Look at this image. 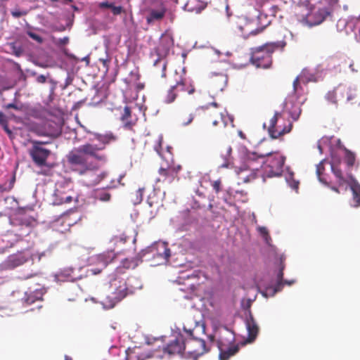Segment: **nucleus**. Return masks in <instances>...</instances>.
Wrapping results in <instances>:
<instances>
[{
  "instance_id": "f704fd0d",
  "label": "nucleus",
  "mask_w": 360,
  "mask_h": 360,
  "mask_svg": "<svg viewBox=\"0 0 360 360\" xmlns=\"http://www.w3.org/2000/svg\"><path fill=\"white\" fill-rule=\"evenodd\" d=\"M154 356L158 357V356H160V355L155 354V352H153V354H148L146 355H144V354H141L140 356L130 355L129 356V360H132L134 358L137 359L138 360H144L145 358H151V357H154Z\"/></svg>"
},
{
  "instance_id": "79ce46f5",
  "label": "nucleus",
  "mask_w": 360,
  "mask_h": 360,
  "mask_svg": "<svg viewBox=\"0 0 360 360\" xmlns=\"http://www.w3.org/2000/svg\"><path fill=\"white\" fill-rule=\"evenodd\" d=\"M112 13L115 15H120L123 11V8L120 6H116L114 4H112V7H111Z\"/></svg>"
},
{
  "instance_id": "f257e3e1",
  "label": "nucleus",
  "mask_w": 360,
  "mask_h": 360,
  "mask_svg": "<svg viewBox=\"0 0 360 360\" xmlns=\"http://www.w3.org/2000/svg\"><path fill=\"white\" fill-rule=\"evenodd\" d=\"M103 148L89 143L74 148L66 155L68 165L79 175L94 173L108 161L107 155L101 153Z\"/></svg>"
},
{
  "instance_id": "ddd939ff",
  "label": "nucleus",
  "mask_w": 360,
  "mask_h": 360,
  "mask_svg": "<svg viewBox=\"0 0 360 360\" xmlns=\"http://www.w3.org/2000/svg\"><path fill=\"white\" fill-rule=\"evenodd\" d=\"M133 293V290L128 288L127 283L124 281H120V285L115 288V290L112 292V295L108 297L106 300L110 299L109 303L107 300L104 301V304L109 307H113L116 303L124 299L127 295Z\"/></svg>"
},
{
  "instance_id": "6ab92c4d",
  "label": "nucleus",
  "mask_w": 360,
  "mask_h": 360,
  "mask_svg": "<svg viewBox=\"0 0 360 360\" xmlns=\"http://www.w3.org/2000/svg\"><path fill=\"white\" fill-rule=\"evenodd\" d=\"M194 117L195 115L193 110L184 109L178 112L176 119L181 125L187 126L193 122Z\"/></svg>"
},
{
  "instance_id": "39448f33",
  "label": "nucleus",
  "mask_w": 360,
  "mask_h": 360,
  "mask_svg": "<svg viewBox=\"0 0 360 360\" xmlns=\"http://www.w3.org/2000/svg\"><path fill=\"white\" fill-rule=\"evenodd\" d=\"M184 330L190 336L186 340V358L197 360L199 356L210 351V346L203 339L194 335L195 328L187 329L184 326Z\"/></svg>"
},
{
  "instance_id": "4be33fe9",
  "label": "nucleus",
  "mask_w": 360,
  "mask_h": 360,
  "mask_svg": "<svg viewBox=\"0 0 360 360\" xmlns=\"http://www.w3.org/2000/svg\"><path fill=\"white\" fill-rule=\"evenodd\" d=\"M120 120L123 124V127L126 129H131L135 125V122L131 121V110L129 106L124 108Z\"/></svg>"
},
{
  "instance_id": "412c9836",
  "label": "nucleus",
  "mask_w": 360,
  "mask_h": 360,
  "mask_svg": "<svg viewBox=\"0 0 360 360\" xmlns=\"http://www.w3.org/2000/svg\"><path fill=\"white\" fill-rule=\"evenodd\" d=\"M139 259L137 257L126 258L121 264L117 267V274H124L127 269H134L139 265Z\"/></svg>"
},
{
  "instance_id": "13d9d810",
  "label": "nucleus",
  "mask_w": 360,
  "mask_h": 360,
  "mask_svg": "<svg viewBox=\"0 0 360 360\" xmlns=\"http://www.w3.org/2000/svg\"><path fill=\"white\" fill-rule=\"evenodd\" d=\"M294 283V281H287V280H283V285L284 284H287L288 285H290L291 284H292Z\"/></svg>"
},
{
  "instance_id": "e433bc0d",
  "label": "nucleus",
  "mask_w": 360,
  "mask_h": 360,
  "mask_svg": "<svg viewBox=\"0 0 360 360\" xmlns=\"http://www.w3.org/2000/svg\"><path fill=\"white\" fill-rule=\"evenodd\" d=\"M144 188H139L133 195H136L134 203H140L143 200Z\"/></svg>"
},
{
  "instance_id": "a878e982",
  "label": "nucleus",
  "mask_w": 360,
  "mask_h": 360,
  "mask_svg": "<svg viewBox=\"0 0 360 360\" xmlns=\"http://www.w3.org/2000/svg\"><path fill=\"white\" fill-rule=\"evenodd\" d=\"M350 178L352 179L350 188L352 191L353 199L356 202L355 206L358 207L360 205V184L352 176Z\"/></svg>"
},
{
  "instance_id": "a18cd8bd",
  "label": "nucleus",
  "mask_w": 360,
  "mask_h": 360,
  "mask_svg": "<svg viewBox=\"0 0 360 360\" xmlns=\"http://www.w3.org/2000/svg\"><path fill=\"white\" fill-rule=\"evenodd\" d=\"M39 174L44 175V176H52L53 172L52 171H50L49 169H42L41 172H39Z\"/></svg>"
},
{
  "instance_id": "e2e57ef3",
  "label": "nucleus",
  "mask_w": 360,
  "mask_h": 360,
  "mask_svg": "<svg viewBox=\"0 0 360 360\" xmlns=\"http://www.w3.org/2000/svg\"><path fill=\"white\" fill-rule=\"evenodd\" d=\"M331 189L337 193H339L338 188L336 187H332Z\"/></svg>"
},
{
  "instance_id": "603ef678",
  "label": "nucleus",
  "mask_w": 360,
  "mask_h": 360,
  "mask_svg": "<svg viewBox=\"0 0 360 360\" xmlns=\"http://www.w3.org/2000/svg\"><path fill=\"white\" fill-rule=\"evenodd\" d=\"M264 28H258L254 30H252L250 32V34L252 35H256L257 34L262 32L263 31Z\"/></svg>"
},
{
  "instance_id": "ea45409f",
  "label": "nucleus",
  "mask_w": 360,
  "mask_h": 360,
  "mask_svg": "<svg viewBox=\"0 0 360 360\" xmlns=\"http://www.w3.org/2000/svg\"><path fill=\"white\" fill-rule=\"evenodd\" d=\"M27 35L32 38V39H34V41H37L38 43L41 44L43 42V39L41 37H40L39 34L34 33V32H32L31 31H28L27 32Z\"/></svg>"
},
{
  "instance_id": "423d86ee",
  "label": "nucleus",
  "mask_w": 360,
  "mask_h": 360,
  "mask_svg": "<svg viewBox=\"0 0 360 360\" xmlns=\"http://www.w3.org/2000/svg\"><path fill=\"white\" fill-rule=\"evenodd\" d=\"M277 46L275 44H266L262 46L252 49L250 62L259 68L266 69L272 64L271 54Z\"/></svg>"
},
{
  "instance_id": "3c124183",
  "label": "nucleus",
  "mask_w": 360,
  "mask_h": 360,
  "mask_svg": "<svg viewBox=\"0 0 360 360\" xmlns=\"http://www.w3.org/2000/svg\"><path fill=\"white\" fill-rule=\"evenodd\" d=\"M24 14H25V13H22L20 11H13L12 12V15L15 18H19Z\"/></svg>"
},
{
  "instance_id": "cd10ccee",
  "label": "nucleus",
  "mask_w": 360,
  "mask_h": 360,
  "mask_svg": "<svg viewBox=\"0 0 360 360\" xmlns=\"http://www.w3.org/2000/svg\"><path fill=\"white\" fill-rule=\"evenodd\" d=\"M345 150V157L344 160L346 162L347 165L349 167H352L355 165L356 162V155L351 150L347 149L346 148H344Z\"/></svg>"
},
{
  "instance_id": "c9c22d12",
  "label": "nucleus",
  "mask_w": 360,
  "mask_h": 360,
  "mask_svg": "<svg viewBox=\"0 0 360 360\" xmlns=\"http://www.w3.org/2000/svg\"><path fill=\"white\" fill-rule=\"evenodd\" d=\"M287 181L292 188L295 189V190L298 189L299 181H297L293 179L292 174H290V176L288 178H287Z\"/></svg>"
},
{
  "instance_id": "473e14b6",
  "label": "nucleus",
  "mask_w": 360,
  "mask_h": 360,
  "mask_svg": "<svg viewBox=\"0 0 360 360\" xmlns=\"http://www.w3.org/2000/svg\"><path fill=\"white\" fill-rule=\"evenodd\" d=\"M325 162H326V160H323L321 161L316 165V174H317L320 181H321V182H323L324 184H327V182L325 180V179L322 176L323 174V172L325 170V167H324V163Z\"/></svg>"
},
{
  "instance_id": "20e7f679",
  "label": "nucleus",
  "mask_w": 360,
  "mask_h": 360,
  "mask_svg": "<svg viewBox=\"0 0 360 360\" xmlns=\"http://www.w3.org/2000/svg\"><path fill=\"white\" fill-rule=\"evenodd\" d=\"M265 153H257V152H246L245 155V165L246 167L241 169L238 172V179L243 183H249L255 179L258 173L261 174V169H259L255 164L262 163L265 158Z\"/></svg>"
},
{
  "instance_id": "680f3d73",
  "label": "nucleus",
  "mask_w": 360,
  "mask_h": 360,
  "mask_svg": "<svg viewBox=\"0 0 360 360\" xmlns=\"http://www.w3.org/2000/svg\"><path fill=\"white\" fill-rule=\"evenodd\" d=\"M65 30L64 26L60 27V28L57 29V31L63 32Z\"/></svg>"
},
{
  "instance_id": "37998d69",
  "label": "nucleus",
  "mask_w": 360,
  "mask_h": 360,
  "mask_svg": "<svg viewBox=\"0 0 360 360\" xmlns=\"http://www.w3.org/2000/svg\"><path fill=\"white\" fill-rule=\"evenodd\" d=\"M347 92L348 93H345V97L347 101H350L355 97V95L352 94V91L349 89H347Z\"/></svg>"
},
{
  "instance_id": "2eb2a0df",
  "label": "nucleus",
  "mask_w": 360,
  "mask_h": 360,
  "mask_svg": "<svg viewBox=\"0 0 360 360\" xmlns=\"http://www.w3.org/2000/svg\"><path fill=\"white\" fill-rule=\"evenodd\" d=\"M228 75L225 72H212L208 79V85L215 93L222 91L228 84Z\"/></svg>"
},
{
  "instance_id": "f3484780",
  "label": "nucleus",
  "mask_w": 360,
  "mask_h": 360,
  "mask_svg": "<svg viewBox=\"0 0 360 360\" xmlns=\"http://www.w3.org/2000/svg\"><path fill=\"white\" fill-rule=\"evenodd\" d=\"M248 314L247 316L246 321H245L246 327H247V330H248V333L247 341L248 342H252L256 339V338L259 333V326H258L257 323H256V321L253 317V315H252L251 311L248 310Z\"/></svg>"
},
{
  "instance_id": "338daca9",
  "label": "nucleus",
  "mask_w": 360,
  "mask_h": 360,
  "mask_svg": "<svg viewBox=\"0 0 360 360\" xmlns=\"http://www.w3.org/2000/svg\"><path fill=\"white\" fill-rule=\"evenodd\" d=\"M14 181H15V176H13L12 180H11V186L10 188L13 187V184Z\"/></svg>"
},
{
  "instance_id": "aec40b11",
  "label": "nucleus",
  "mask_w": 360,
  "mask_h": 360,
  "mask_svg": "<svg viewBox=\"0 0 360 360\" xmlns=\"http://www.w3.org/2000/svg\"><path fill=\"white\" fill-rule=\"evenodd\" d=\"M157 252L154 255L155 258L159 259V264L167 262L170 257V250L165 243L158 244L156 247Z\"/></svg>"
},
{
  "instance_id": "f8f14e48",
  "label": "nucleus",
  "mask_w": 360,
  "mask_h": 360,
  "mask_svg": "<svg viewBox=\"0 0 360 360\" xmlns=\"http://www.w3.org/2000/svg\"><path fill=\"white\" fill-rule=\"evenodd\" d=\"M186 339L181 333H178L173 340L162 347V353L169 355H181L186 358Z\"/></svg>"
},
{
  "instance_id": "bf43d9fd",
  "label": "nucleus",
  "mask_w": 360,
  "mask_h": 360,
  "mask_svg": "<svg viewBox=\"0 0 360 360\" xmlns=\"http://www.w3.org/2000/svg\"><path fill=\"white\" fill-rule=\"evenodd\" d=\"M72 200V198L71 196H68L65 198V200L64 201H63L62 202H65V203H68V202H70Z\"/></svg>"
},
{
  "instance_id": "9b49d317",
  "label": "nucleus",
  "mask_w": 360,
  "mask_h": 360,
  "mask_svg": "<svg viewBox=\"0 0 360 360\" xmlns=\"http://www.w3.org/2000/svg\"><path fill=\"white\" fill-rule=\"evenodd\" d=\"M151 5L145 8L144 11L147 13L146 20L148 25H153L156 22H160L165 18L167 13V8L162 1H159L156 8L151 6L156 1L151 0Z\"/></svg>"
},
{
  "instance_id": "6e6552de",
  "label": "nucleus",
  "mask_w": 360,
  "mask_h": 360,
  "mask_svg": "<svg viewBox=\"0 0 360 360\" xmlns=\"http://www.w3.org/2000/svg\"><path fill=\"white\" fill-rule=\"evenodd\" d=\"M181 169L180 165H176L174 162L163 163L161 165L158 173L159 177L156 179L155 182L165 184H171L175 180H179V172Z\"/></svg>"
},
{
  "instance_id": "7ed1b4c3",
  "label": "nucleus",
  "mask_w": 360,
  "mask_h": 360,
  "mask_svg": "<svg viewBox=\"0 0 360 360\" xmlns=\"http://www.w3.org/2000/svg\"><path fill=\"white\" fill-rule=\"evenodd\" d=\"M265 158L261 166V175L265 177L279 176L283 172L285 157L277 151L270 150L264 153Z\"/></svg>"
},
{
  "instance_id": "a211bd4d",
  "label": "nucleus",
  "mask_w": 360,
  "mask_h": 360,
  "mask_svg": "<svg viewBox=\"0 0 360 360\" xmlns=\"http://www.w3.org/2000/svg\"><path fill=\"white\" fill-rule=\"evenodd\" d=\"M345 93L347 92V88L345 86H339L330 91L326 95V100L335 105L338 101L345 98Z\"/></svg>"
},
{
  "instance_id": "de8ad7c7",
  "label": "nucleus",
  "mask_w": 360,
  "mask_h": 360,
  "mask_svg": "<svg viewBox=\"0 0 360 360\" xmlns=\"http://www.w3.org/2000/svg\"><path fill=\"white\" fill-rule=\"evenodd\" d=\"M37 82L40 84H44L46 82V77L43 75H40L37 77Z\"/></svg>"
},
{
  "instance_id": "b1692460",
  "label": "nucleus",
  "mask_w": 360,
  "mask_h": 360,
  "mask_svg": "<svg viewBox=\"0 0 360 360\" xmlns=\"http://www.w3.org/2000/svg\"><path fill=\"white\" fill-rule=\"evenodd\" d=\"M43 293L41 291L36 290L30 293H25V297L23 298V302L26 306H29L37 300H42Z\"/></svg>"
},
{
  "instance_id": "72a5a7b5",
  "label": "nucleus",
  "mask_w": 360,
  "mask_h": 360,
  "mask_svg": "<svg viewBox=\"0 0 360 360\" xmlns=\"http://www.w3.org/2000/svg\"><path fill=\"white\" fill-rule=\"evenodd\" d=\"M302 82L304 83H307V81H304L303 79V75H300V76L297 77L296 79L293 82V91L295 93H297L299 91V89H300V82Z\"/></svg>"
},
{
  "instance_id": "4468645a",
  "label": "nucleus",
  "mask_w": 360,
  "mask_h": 360,
  "mask_svg": "<svg viewBox=\"0 0 360 360\" xmlns=\"http://www.w3.org/2000/svg\"><path fill=\"white\" fill-rule=\"evenodd\" d=\"M281 117V114L276 112L270 120L268 131L272 139H278L280 136L289 133L292 130V122H289L287 126H284L283 128L280 126H276L278 120Z\"/></svg>"
},
{
  "instance_id": "393cba45",
  "label": "nucleus",
  "mask_w": 360,
  "mask_h": 360,
  "mask_svg": "<svg viewBox=\"0 0 360 360\" xmlns=\"http://www.w3.org/2000/svg\"><path fill=\"white\" fill-rule=\"evenodd\" d=\"M17 221L20 226L28 229L27 234L30 233L31 229L36 224V221L33 217L25 215L18 217Z\"/></svg>"
},
{
  "instance_id": "bb28decb",
  "label": "nucleus",
  "mask_w": 360,
  "mask_h": 360,
  "mask_svg": "<svg viewBox=\"0 0 360 360\" xmlns=\"http://www.w3.org/2000/svg\"><path fill=\"white\" fill-rule=\"evenodd\" d=\"M331 170L336 177V182L339 186H343L346 183V180L343 176L342 172L338 166L331 165Z\"/></svg>"
},
{
  "instance_id": "1a4fd4ad",
  "label": "nucleus",
  "mask_w": 360,
  "mask_h": 360,
  "mask_svg": "<svg viewBox=\"0 0 360 360\" xmlns=\"http://www.w3.org/2000/svg\"><path fill=\"white\" fill-rule=\"evenodd\" d=\"M115 258L113 251H108L89 258V265L93 267L88 271L93 275L99 274Z\"/></svg>"
},
{
  "instance_id": "8fccbe9b",
  "label": "nucleus",
  "mask_w": 360,
  "mask_h": 360,
  "mask_svg": "<svg viewBox=\"0 0 360 360\" xmlns=\"http://www.w3.org/2000/svg\"><path fill=\"white\" fill-rule=\"evenodd\" d=\"M3 127V129H4V131L8 134V135H11L12 134V131L11 130L8 128V122L5 124H4L3 125H1Z\"/></svg>"
},
{
  "instance_id": "9d476101",
  "label": "nucleus",
  "mask_w": 360,
  "mask_h": 360,
  "mask_svg": "<svg viewBox=\"0 0 360 360\" xmlns=\"http://www.w3.org/2000/svg\"><path fill=\"white\" fill-rule=\"evenodd\" d=\"M230 338L227 340L219 339L217 341V345L219 350V359L228 360L231 356L235 355L239 350L238 345L234 343L233 334L228 331Z\"/></svg>"
},
{
  "instance_id": "7c9ffc66",
  "label": "nucleus",
  "mask_w": 360,
  "mask_h": 360,
  "mask_svg": "<svg viewBox=\"0 0 360 360\" xmlns=\"http://www.w3.org/2000/svg\"><path fill=\"white\" fill-rule=\"evenodd\" d=\"M110 198L111 195L105 190H98L95 192V198L102 202H108Z\"/></svg>"
},
{
  "instance_id": "09e8293b",
  "label": "nucleus",
  "mask_w": 360,
  "mask_h": 360,
  "mask_svg": "<svg viewBox=\"0 0 360 360\" xmlns=\"http://www.w3.org/2000/svg\"><path fill=\"white\" fill-rule=\"evenodd\" d=\"M6 109L13 108L15 110H20V108L15 103H8L5 105Z\"/></svg>"
},
{
  "instance_id": "c756f323",
  "label": "nucleus",
  "mask_w": 360,
  "mask_h": 360,
  "mask_svg": "<svg viewBox=\"0 0 360 360\" xmlns=\"http://www.w3.org/2000/svg\"><path fill=\"white\" fill-rule=\"evenodd\" d=\"M302 112V109L299 104H293L289 110V115L293 121H297Z\"/></svg>"
},
{
  "instance_id": "6e6d98bb",
  "label": "nucleus",
  "mask_w": 360,
  "mask_h": 360,
  "mask_svg": "<svg viewBox=\"0 0 360 360\" xmlns=\"http://www.w3.org/2000/svg\"><path fill=\"white\" fill-rule=\"evenodd\" d=\"M166 67H167V64L165 62H164L163 65H162V77H165L166 76V73H165Z\"/></svg>"
},
{
  "instance_id": "0e129e2a",
  "label": "nucleus",
  "mask_w": 360,
  "mask_h": 360,
  "mask_svg": "<svg viewBox=\"0 0 360 360\" xmlns=\"http://www.w3.org/2000/svg\"><path fill=\"white\" fill-rule=\"evenodd\" d=\"M209 339L210 340L211 342H214V336L212 335H210L209 336Z\"/></svg>"
},
{
  "instance_id": "052dcab7",
  "label": "nucleus",
  "mask_w": 360,
  "mask_h": 360,
  "mask_svg": "<svg viewBox=\"0 0 360 360\" xmlns=\"http://www.w3.org/2000/svg\"><path fill=\"white\" fill-rule=\"evenodd\" d=\"M15 53L17 56H20V54L22 53V49L20 48H19L18 50L15 51Z\"/></svg>"
},
{
  "instance_id": "69168bd1",
  "label": "nucleus",
  "mask_w": 360,
  "mask_h": 360,
  "mask_svg": "<svg viewBox=\"0 0 360 360\" xmlns=\"http://www.w3.org/2000/svg\"><path fill=\"white\" fill-rule=\"evenodd\" d=\"M223 167H229V162H226L221 165Z\"/></svg>"
},
{
  "instance_id": "4d7b16f0",
  "label": "nucleus",
  "mask_w": 360,
  "mask_h": 360,
  "mask_svg": "<svg viewBox=\"0 0 360 360\" xmlns=\"http://www.w3.org/2000/svg\"><path fill=\"white\" fill-rule=\"evenodd\" d=\"M259 231L263 235H266L268 233V231L265 227H259Z\"/></svg>"
},
{
  "instance_id": "58836bf2",
  "label": "nucleus",
  "mask_w": 360,
  "mask_h": 360,
  "mask_svg": "<svg viewBox=\"0 0 360 360\" xmlns=\"http://www.w3.org/2000/svg\"><path fill=\"white\" fill-rule=\"evenodd\" d=\"M99 61L102 63L103 68L105 69V72H108L109 70L110 58L108 56H106L105 58H99Z\"/></svg>"
},
{
  "instance_id": "5fc2aeb1",
  "label": "nucleus",
  "mask_w": 360,
  "mask_h": 360,
  "mask_svg": "<svg viewBox=\"0 0 360 360\" xmlns=\"http://www.w3.org/2000/svg\"><path fill=\"white\" fill-rule=\"evenodd\" d=\"M336 59H338V56H330L328 59H327V62L328 63L335 60Z\"/></svg>"
},
{
  "instance_id": "774afa93",
  "label": "nucleus",
  "mask_w": 360,
  "mask_h": 360,
  "mask_svg": "<svg viewBox=\"0 0 360 360\" xmlns=\"http://www.w3.org/2000/svg\"><path fill=\"white\" fill-rule=\"evenodd\" d=\"M65 360H72V359L68 356H65Z\"/></svg>"
},
{
  "instance_id": "2f4dec72",
  "label": "nucleus",
  "mask_w": 360,
  "mask_h": 360,
  "mask_svg": "<svg viewBox=\"0 0 360 360\" xmlns=\"http://www.w3.org/2000/svg\"><path fill=\"white\" fill-rule=\"evenodd\" d=\"M283 269H284V264L281 262V269L279 272L277 274V284L275 288V292L280 291L283 288Z\"/></svg>"
},
{
  "instance_id": "c03bdc74",
  "label": "nucleus",
  "mask_w": 360,
  "mask_h": 360,
  "mask_svg": "<svg viewBox=\"0 0 360 360\" xmlns=\"http://www.w3.org/2000/svg\"><path fill=\"white\" fill-rule=\"evenodd\" d=\"M112 3H109L108 1H103L100 3L99 7L101 8H111L112 7Z\"/></svg>"
},
{
  "instance_id": "a19ab883",
  "label": "nucleus",
  "mask_w": 360,
  "mask_h": 360,
  "mask_svg": "<svg viewBox=\"0 0 360 360\" xmlns=\"http://www.w3.org/2000/svg\"><path fill=\"white\" fill-rule=\"evenodd\" d=\"M69 41L70 39L68 37H64L63 38L58 39L56 42V44L58 46H65L69 43Z\"/></svg>"
},
{
  "instance_id": "49530a36",
  "label": "nucleus",
  "mask_w": 360,
  "mask_h": 360,
  "mask_svg": "<svg viewBox=\"0 0 360 360\" xmlns=\"http://www.w3.org/2000/svg\"><path fill=\"white\" fill-rule=\"evenodd\" d=\"M106 174L105 172L101 173V174L98 175L94 180L93 182L94 184L98 183L101 179H103L105 176Z\"/></svg>"
},
{
  "instance_id": "dca6fc26",
  "label": "nucleus",
  "mask_w": 360,
  "mask_h": 360,
  "mask_svg": "<svg viewBox=\"0 0 360 360\" xmlns=\"http://www.w3.org/2000/svg\"><path fill=\"white\" fill-rule=\"evenodd\" d=\"M30 254L27 251L20 252L8 257L4 265L8 269H14L25 264L29 259Z\"/></svg>"
},
{
  "instance_id": "c85d7f7f",
  "label": "nucleus",
  "mask_w": 360,
  "mask_h": 360,
  "mask_svg": "<svg viewBox=\"0 0 360 360\" xmlns=\"http://www.w3.org/2000/svg\"><path fill=\"white\" fill-rule=\"evenodd\" d=\"M96 139L104 145L108 144L117 139L116 136L111 132H108L105 134H98L96 136Z\"/></svg>"
},
{
  "instance_id": "5701e85b",
  "label": "nucleus",
  "mask_w": 360,
  "mask_h": 360,
  "mask_svg": "<svg viewBox=\"0 0 360 360\" xmlns=\"http://www.w3.org/2000/svg\"><path fill=\"white\" fill-rule=\"evenodd\" d=\"M75 269L72 267H65L58 272V276L64 278L68 281H75L79 278L75 274Z\"/></svg>"
},
{
  "instance_id": "4c0bfd02",
  "label": "nucleus",
  "mask_w": 360,
  "mask_h": 360,
  "mask_svg": "<svg viewBox=\"0 0 360 360\" xmlns=\"http://www.w3.org/2000/svg\"><path fill=\"white\" fill-rule=\"evenodd\" d=\"M211 186L216 193H219L221 191V181L217 179L211 183Z\"/></svg>"
},
{
  "instance_id": "864d4df0",
  "label": "nucleus",
  "mask_w": 360,
  "mask_h": 360,
  "mask_svg": "<svg viewBox=\"0 0 360 360\" xmlns=\"http://www.w3.org/2000/svg\"><path fill=\"white\" fill-rule=\"evenodd\" d=\"M7 120L5 118L4 114L2 112H0V124L3 125L4 124L6 123Z\"/></svg>"
},
{
  "instance_id": "0eeeda50",
  "label": "nucleus",
  "mask_w": 360,
  "mask_h": 360,
  "mask_svg": "<svg viewBox=\"0 0 360 360\" xmlns=\"http://www.w3.org/2000/svg\"><path fill=\"white\" fill-rule=\"evenodd\" d=\"M32 146L29 150V155L32 162L37 167H47L49 169L53 167L52 164H48L47 160L51 154V151L42 146L44 143L40 141H32Z\"/></svg>"
},
{
  "instance_id": "f03ea898",
  "label": "nucleus",
  "mask_w": 360,
  "mask_h": 360,
  "mask_svg": "<svg viewBox=\"0 0 360 360\" xmlns=\"http://www.w3.org/2000/svg\"><path fill=\"white\" fill-rule=\"evenodd\" d=\"M173 81L174 84L170 86L164 98L165 103L167 104L173 103L180 92L193 94L195 91L193 82L186 77L185 72L178 73L176 71L173 76Z\"/></svg>"
}]
</instances>
